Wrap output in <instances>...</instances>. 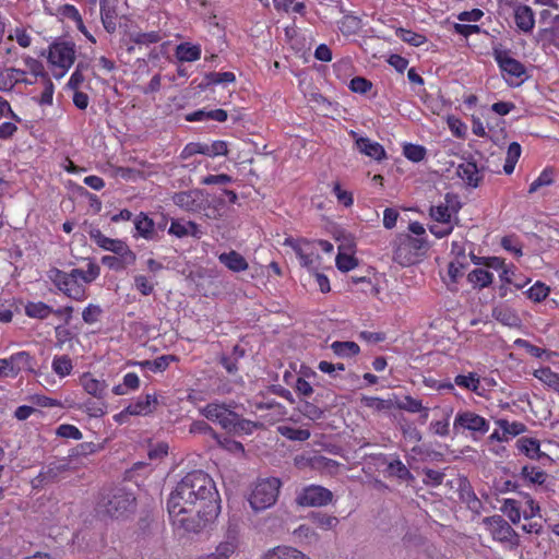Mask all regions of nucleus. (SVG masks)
<instances>
[{"mask_svg":"<svg viewBox=\"0 0 559 559\" xmlns=\"http://www.w3.org/2000/svg\"><path fill=\"white\" fill-rule=\"evenodd\" d=\"M356 146L360 153L372 157L377 160L385 158V151L383 146L378 142H372L368 138H359L356 140Z\"/></svg>","mask_w":559,"mask_h":559,"instance_id":"obj_23","label":"nucleus"},{"mask_svg":"<svg viewBox=\"0 0 559 559\" xmlns=\"http://www.w3.org/2000/svg\"><path fill=\"white\" fill-rule=\"evenodd\" d=\"M69 274L76 281L80 278L85 283H91L99 275V266L95 263H88L87 271L73 269Z\"/></svg>","mask_w":559,"mask_h":559,"instance_id":"obj_35","label":"nucleus"},{"mask_svg":"<svg viewBox=\"0 0 559 559\" xmlns=\"http://www.w3.org/2000/svg\"><path fill=\"white\" fill-rule=\"evenodd\" d=\"M84 408L90 416L102 417L106 413L107 404L103 400L97 402L87 400L84 403Z\"/></svg>","mask_w":559,"mask_h":559,"instance_id":"obj_53","label":"nucleus"},{"mask_svg":"<svg viewBox=\"0 0 559 559\" xmlns=\"http://www.w3.org/2000/svg\"><path fill=\"white\" fill-rule=\"evenodd\" d=\"M495 58L500 69L510 76L508 80L509 84L519 85L522 81V76L526 73L524 64L510 57L507 51L496 50Z\"/></svg>","mask_w":559,"mask_h":559,"instance_id":"obj_11","label":"nucleus"},{"mask_svg":"<svg viewBox=\"0 0 559 559\" xmlns=\"http://www.w3.org/2000/svg\"><path fill=\"white\" fill-rule=\"evenodd\" d=\"M176 357L173 355H164L160 357H157L154 360H144L140 362V365L143 368L150 369L151 371L157 372V371H164L171 360H175Z\"/></svg>","mask_w":559,"mask_h":559,"instance_id":"obj_36","label":"nucleus"},{"mask_svg":"<svg viewBox=\"0 0 559 559\" xmlns=\"http://www.w3.org/2000/svg\"><path fill=\"white\" fill-rule=\"evenodd\" d=\"M48 60L64 70L69 69L75 60L74 44L70 41L53 43L49 47Z\"/></svg>","mask_w":559,"mask_h":559,"instance_id":"obj_10","label":"nucleus"},{"mask_svg":"<svg viewBox=\"0 0 559 559\" xmlns=\"http://www.w3.org/2000/svg\"><path fill=\"white\" fill-rule=\"evenodd\" d=\"M309 519L321 530H333L338 524V519L323 512H311Z\"/></svg>","mask_w":559,"mask_h":559,"instance_id":"obj_29","label":"nucleus"},{"mask_svg":"<svg viewBox=\"0 0 559 559\" xmlns=\"http://www.w3.org/2000/svg\"><path fill=\"white\" fill-rule=\"evenodd\" d=\"M396 35L403 41L415 47H418L426 41V37L424 35L404 28H399L396 31Z\"/></svg>","mask_w":559,"mask_h":559,"instance_id":"obj_46","label":"nucleus"},{"mask_svg":"<svg viewBox=\"0 0 559 559\" xmlns=\"http://www.w3.org/2000/svg\"><path fill=\"white\" fill-rule=\"evenodd\" d=\"M460 497L462 501L467 506V508L474 513H480L483 509L481 501L477 498L475 492L471 489V487H463L460 491Z\"/></svg>","mask_w":559,"mask_h":559,"instance_id":"obj_30","label":"nucleus"},{"mask_svg":"<svg viewBox=\"0 0 559 559\" xmlns=\"http://www.w3.org/2000/svg\"><path fill=\"white\" fill-rule=\"evenodd\" d=\"M340 250H342V247H340ZM335 262L337 269L342 272H348L358 265V260L355 257L342 251L336 255Z\"/></svg>","mask_w":559,"mask_h":559,"instance_id":"obj_44","label":"nucleus"},{"mask_svg":"<svg viewBox=\"0 0 559 559\" xmlns=\"http://www.w3.org/2000/svg\"><path fill=\"white\" fill-rule=\"evenodd\" d=\"M176 57L183 62L199 60L201 57V48L200 46L190 45L189 43L180 44L176 48Z\"/></svg>","mask_w":559,"mask_h":559,"instance_id":"obj_25","label":"nucleus"},{"mask_svg":"<svg viewBox=\"0 0 559 559\" xmlns=\"http://www.w3.org/2000/svg\"><path fill=\"white\" fill-rule=\"evenodd\" d=\"M518 449L531 460H546L551 462L552 459L540 451L539 441L535 438L522 437L516 441Z\"/></svg>","mask_w":559,"mask_h":559,"instance_id":"obj_16","label":"nucleus"},{"mask_svg":"<svg viewBox=\"0 0 559 559\" xmlns=\"http://www.w3.org/2000/svg\"><path fill=\"white\" fill-rule=\"evenodd\" d=\"M393 260L402 266H409L419 261L428 250L425 237L400 234L395 239Z\"/></svg>","mask_w":559,"mask_h":559,"instance_id":"obj_3","label":"nucleus"},{"mask_svg":"<svg viewBox=\"0 0 559 559\" xmlns=\"http://www.w3.org/2000/svg\"><path fill=\"white\" fill-rule=\"evenodd\" d=\"M157 399L155 394H146L144 397H140L135 403L130 404L123 412L118 414L115 418L120 420L126 414L129 415H146L153 412Z\"/></svg>","mask_w":559,"mask_h":559,"instance_id":"obj_14","label":"nucleus"},{"mask_svg":"<svg viewBox=\"0 0 559 559\" xmlns=\"http://www.w3.org/2000/svg\"><path fill=\"white\" fill-rule=\"evenodd\" d=\"M131 40L138 45H150L158 43L162 36L158 32L134 33L130 35Z\"/></svg>","mask_w":559,"mask_h":559,"instance_id":"obj_47","label":"nucleus"},{"mask_svg":"<svg viewBox=\"0 0 559 559\" xmlns=\"http://www.w3.org/2000/svg\"><path fill=\"white\" fill-rule=\"evenodd\" d=\"M424 474H425L424 483L426 485H430L433 487L440 486L444 478V474L442 472L435 471L431 468H425Z\"/></svg>","mask_w":559,"mask_h":559,"instance_id":"obj_62","label":"nucleus"},{"mask_svg":"<svg viewBox=\"0 0 559 559\" xmlns=\"http://www.w3.org/2000/svg\"><path fill=\"white\" fill-rule=\"evenodd\" d=\"M175 205L189 213H202L209 206V193L203 189H191L173 194Z\"/></svg>","mask_w":559,"mask_h":559,"instance_id":"obj_6","label":"nucleus"},{"mask_svg":"<svg viewBox=\"0 0 559 559\" xmlns=\"http://www.w3.org/2000/svg\"><path fill=\"white\" fill-rule=\"evenodd\" d=\"M100 507L111 518H123L135 510V497L127 489L116 487L103 496Z\"/></svg>","mask_w":559,"mask_h":559,"instance_id":"obj_4","label":"nucleus"},{"mask_svg":"<svg viewBox=\"0 0 559 559\" xmlns=\"http://www.w3.org/2000/svg\"><path fill=\"white\" fill-rule=\"evenodd\" d=\"M484 523L488 525L493 539L508 543L511 547L519 546L520 539L518 533L501 515L486 518Z\"/></svg>","mask_w":559,"mask_h":559,"instance_id":"obj_8","label":"nucleus"},{"mask_svg":"<svg viewBox=\"0 0 559 559\" xmlns=\"http://www.w3.org/2000/svg\"><path fill=\"white\" fill-rule=\"evenodd\" d=\"M456 174L471 187L476 188L479 185V170L475 162L460 164L456 168Z\"/></svg>","mask_w":559,"mask_h":559,"instance_id":"obj_24","label":"nucleus"},{"mask_svg":"<svg viewBox=\"0 0 559 559\" xmlns=\"http://www.w3.org/2000/svg\"><path fill=\"white\" fill-rule=\"evenodd\" d=\"M403 153L407 159L418 163L425 158L426 148L421 145L408 143L404 145Z\"/></svg>","mask_w":559,"mask_h":559,"instance_id":"obj_45","label":"nucleus"},{"mask_svg":"<svg viewBox=\"0 0 559 559\" xmlns=\"http://www.w3.org/2000/svg\"><path fill=\"white\" fill-rule=\"evenodd\" d=\"M202 414L209 420L218 423L224 430L234 435H250L254 429L262 427L260 423L242 418L224 403H210L202 409Z\"/></svg>","mask_w":559,"mask_h":559,"instance_id":"obj_2","label":"nucleus"},{"mask_svg":"<svg viewBox=\"0 0 559 559\" xmlns=\"http://www.w3.org/2000/svg\"><path fill=\"white\" fill-rule=\"evenodd\" d=\"M455 200V197L451 194L445 195L447 204H440L437 206L430 207V216L436 222L441 223L443 225L451 224V211L456 213L460 209V203L456 201L455 204L453 201Z\"/></svg>","mask_w":559,"mask_h":559,"instance_id":"obj_13","label":"nucleus"},{"mask_svg":"<svg viewBox=\"0 0 559 559\" xmlns=\"http://www.w3.org/2000/svg\"><path fill=\"white\" fill-rule=\"evenodd\" d=\"M281 485L275 477L259 480L249 498L251 508L258 512L272 507L278 498Z\"/></svg>","mask_w":559,"mask_h":559,"instance_id":"obj_5","label":"nucleus"},{"mask_svg":"<svg viewBox=\"0 0 559 559\" xmlns=\"http://www.w3.org/2000/svg\"><path fill=\"white\" fill-rule=\"evenodd\" d=\"M261 396H262L261 401L255 400L254 403H253L255 409H258V411H263V409L273 411V413L275 415L274 420H278L281 417L286 415V409H285V407L282 404L277 403L274 400L265 399L264 394H261Z\"/></svg>","mask_w":559,"mask_h":559,"instance_id":"obj_28","label":"nucleus"},{"mask_svg":"<svg viewBox=\"0 0 559 559\" xmlns=\"http://www.w3.org/2000/svg\"><path fill=\"white\" fill-rule=\"evenodd\" d=\"M453 428L454 430L463 428L485 435L489 430V423L473 412H462L456 415Z\"/></svg>","mask_w":559,"mask_h":559,"instance_id":"obj_12","label":"nucleus"},{"mask_svg":"<svg viewBox=\"0 0 559 559\" xmlns=\"http://www.w3.org/2000/svg\"><path fill=\"white\" fill-rule=\"evenodd\" d=\"M225 203V200L224 199H217V200H210L209 199V206L205 207L203 212L204 216L210 218V219H217L218 217L222 216L221 212H219V206L223 205Z\"/></svg>","mask_w":559,"mask_h":559,"instance_id":"obj_61","label":"nucleus"},{"mask_svg":"<svg viewBox=\"0 0 559 559\" xmlns=\"http://www.w3.org/2000/svg\"><path fill=\"white\" fill-rule=\"evenodd\" d=\"M454 383L475 393H478V389L480 386L479 377L474 372H471L468 376H456L454 378Z\"/></svg>","mask_w":559,"mask_h":559,"instance_id":"obj_33","label":"nucleus"},{"mask_svg":"<svg viewBox=\"0 0 559 559\" xmlns=\"http://www.w3.org/2000/svg\"><path fill=\"white\" fill-rule=\"evenodd\" d=\"M107 250L114 252L116 255L120 258H123L122 262L124 263H135V253L129 248V246L124 241L120 239H114L112 243L108 247Z\"/></svg>","mask_w":559,"mask_h":559,"instance_id":"obj_26","label":"nucleus"},{"mask_svg":"<svg viewBox=\"0 0 559 559\" xmlns=\"http://www.w3.org/2000/svg\"><path fill=\"white\" fill-rule=\"evenodd\" d=\"M521 476L527 479L531 484L543 485L546 481L547 474L536 467L523 466Z\"/></svg>","mask_w":559,"mask_h":559,"instance_id":"obj_42","label":"nucleus"},{"mask_svg":"<svg viewBox=\"0 0 559 559\" xmlns=\"http://www.w3.org/2000/svg\"><path fill=\"white\" fill-rule=\"evenodd\" d=\"M516 26L524 33H530L535 25L534 12L528 5L519 4L514 10Z\"/></svg>","mask_w":559,"mask_h":559,"instance_id":"obj_19","label":"nucleus"},{"mask_svg":"<svg viewBox=\"0 0 559 559\" xmlns=\"http://www.w3.org/2000/svg\"><path fill=\"white\" fill-rule=\"evenodd\" d=\"M502 512L509 518L513 524H518L521 520L522 513L520 504L514 499H506L501 508Z\"/></svg>","mask_w":559,"mask_h":559,"instance_id":"obj_37","label":"nucleus"},{"mask_svg":"<svg viewBox=\"0 0 559 559\" xmlns=\"http://www.w3.org/2000/svg\"><path fill=\"white\" fill-rule=\"evenodd\" d=\"M497 425L499 428L504 431L506 436H508V439L510 437L519 436L526 431V426L519 421L509 423L507 419H499L497 420Z\"/></svg>","mask_w":559,"mask_h":559,"instance_id":"obj_38","label":"nucleus"},{"mask_svg":"<svg viewBox=\"0 0 559 559\" xmlns=\"http://www.w3.org/2000/svg\"><path fill=\"white\" fill-rule=\"evenodd\" d=\"M117 2L118 0H100V19L104 28L112 34L117 28Z\"/></svg>","mask_w":559,"mask_h":559,"instance_id":"obj_17","label":"nucleus"},{"mask_svg":"<svg viewBox=\"0 0 559 559\" xmlns=\"http://www.w3.org/2000/svg\"><path fill=\"white\" fill-rule=\"evenodd\" d=\"M333 353L340 357H353L359 354V345L352 341H335L331 344Z\"/></svg>","mask_w":559,"mask_h":559,"instance_id":"obj_27","label":"nucleus"},{"mask_svg":"<svg viewBox=\"0 0 559 559\" xmlns=\"http://www.w3.org/2000/svg\"><path fill=\"white\" fill-rule=\"evenodd\" d=\"M81 384L90 395H93L97 400H103L106 390L107 383L104 380H98L92 377L91 373H84L81 378Z\"/></svg>","mask_w":559,"mask_h":559,"instance_id":"obj_22","label":"nucleus"},{"mask_svg":"<svg viewBox=\"0 0 559 559\" xmlns=\"http://www.w3.org/2000/svg\"><path fill=\"white\" fill-rule=\"evenodd\" d=\"M69 286H66L63 288V294H66L68 297L74 299V300H83L85 299L86 295H85V289L82 285H80L78 283V281L72 277L70 274H69Z\"/></svg>","mask_w":559,"mask_h":559,"instance_id":"obj_40","label":"nucleus"},{"mask_svg":"<svg viewBox=\"0 0 559 559\" xmlns=\"http://www.w3.org/2000/svg\"><path fill=\"white\" fill-rule=\"evenodd\" d=\"M235 74L233 72H210L205 74V85L231 83L235 81Z\"/></svg>","mask_w":559,"mask_h":559,"instance_id":"obj_50","label":"nucleus"},{"mask_svg":"<svg viewBox=\"0 0 559 559\" xmlns=\"http://www.w3.org/2000/svg\"><path fill=\"white\" fill-rule=\"evenodd\" d=\"M134 225L141 236L147 239L152 237L154 223L147 215L141 213L135 218Z\"/></svg>","mask_w":559,"mask_h":559,"instance_id":"obj_39","label":"nucleus"},{"mask_svg":"<svg viewBox=\"0 0 559 559\" xmlns=\"http://www.w3.org/2000/svg\"><path fill=\"white\" fill-rule=\"evenodd\" d=\"M218 261L233 272L246 271L249 267L246 259L237 251L230 250L218 255Z\"/></svg>","mask_w":559,"mask_h":559,"instance_id":"obj_20","label":"nucleus"},{"mask_svg":"<svg viewBox=\"0 0 559 559\" xmlns=\"http://www.w3.org/2000/svg\"><path fill=\"white\" fill-rule=\"evenodd\" d=\"M362 403L365 406L373 408L378 412L384 411V409H390L393 407V403L391 400H382V399L373 397V396L364 397Z\"/></svg>","mask_w":559,"mask_h":559,"instance_id":"obj_54","label":"nucleus"},{"mask_svg":"<svg viewBox=\"0 0 559 559\" xmlns=\"http://www.w3.org/2000/svg\"><path fill=\"white\" fill-rule=\"evenodd\" d=\"M25 313L31 318L46 319L52 313V308L45 302H28L25 306Z\"/></svg>","mask_w":559,"mask_h":559,"instance_id":"obj_31","label":"nucleus"},{"mask_svg":"<svg viewBox=\"0 0 559 559\" xmlns=\"http://www.w3.org/2000/svg\"><path fill=\"white\" fill-rule=\"evenodd\" d=\"M5 359L10 376H16L21 370H33L32 357L27 352H19Z\"/></svg>","mask_w":559,"mask_h":559,"instance_id":"obj_21","label":"nucleus"},{"mask_svg":"<svg viewBox=\"0 0 559 559\" xmlns=\"http://www.w3.org/2000/svg\"><path fill=\"white\" fill-rule=\"evenodd\" d=\"M296 253L300 260L301 265L306 267H313L316 261L319 259V255L314 253L312 250L308 251L307 249H304L301 247L295 248Z\"/></svg>","mask_w":559,"mask_h":559,"instance_id":"obj_56","label":"nucleus"},{"mask_svg":"<svg viewBox=\"0 0 559 559\" xmlns=\"http://www.w3.org/2000/svg\"><path fill=\"white\" fill-rule=\"evenodd\" d=\"M219 502L213 479L202 471H193L171 491L167 508L175 524L197 533L217 518Z\"/></svg>","mask_w":559,"mask_h":559,"instance_id":"obj_1","label":"nucleus"},{"mask_svg":"<svg viewBox=\"0 0 559 559\" xmlns=\"http://www.w3.org/2000/svg\"><path fill=\"white\" fill-rule=\"evenodd\" d=\"M123 258H120L118 255H104L102 258V263L106 266H108L110 270L114 271H122L127 269L130 265H133L134 263H124L122 262Z\"/></svg>","mask_w":559,"mask_h":559,"instance_id":"obj_57","label":"nucleus"},{"mask_svg":"<svg viewBox=\"0 0 559 559\" xmlns=\"http://www.w3.org/2000/svg\"><path fill=\"white\" fill-rule=\"evenodd\" d=\"M73 455H69L68 457L50 463L46 469L41 471L32 479V487L34 489L43 488L44 486L56 481L62 473L75 469L76 466L73 465Z\"/></svg>","mask_w":559,"mask_h":559,"instance_id":"obj_7","label":"nucleus"},{"mask_svg":"<svg viewBox=\"0 0 559 559\" xmlns=\"http://www.w3.org/2000/svg\"><path fill=\"white\" fill-rule=\"evenodd\" d=\"M468 281L483 288L491 284L492 274L487 270L476 269L468 274Z\"/></svg>","mask_w":559,"mask_h":559,"instance_id":"obj_43","label":"nucleus"},{"mask_svg":"<svg viewBox=\"0 0 559 559\" xmlns=\"http://www.w3.org/2000/svg\"><path fill=\"white\" fill-rule=\"evenodd\" d=\"M24 74L25 72L23 70L15 68H9L4 70L0 69V91H11L20 82L33 84L32 81L17 76Z\"/></svg>","mask_w":559,"mask_h":559,"instance_id":"obj_18","label":"nucleus"},{"mask_svg":"<svg viewBox=\"0 0 559 559\" xmlns=\"http://www.w3.org/2000/svg\"><path fill=\"white\" fill-rule=\"evenodd\" d=\"M102 314V309L97 305H88L82 312L83 321L87 324L95 323L99 316Z\"/></svg>","mask_w":559,"mask_h":559,"instance_id":"obj_63","label":"nucleus"},{"mask_svg":"<svg viewBox=\"0 0 559 559\" xmlns=\"http://www.w3.org/2000/svg\"><path fill=\"white\" fill-rule=\"evenodd\" d=\"M57 436L74 440L82 439V432L75 426L68 424L60 425L57 428Z\"/></svg>","mask_w":559,"mask_h":559,"instance_id":"obj_60","label":"nucleus"},{"mask_svg":"<svg viewBox=\"0 0 559 559\" xmlns=\"http://www.w3.org/2000/svg\"><path fill=\"white\" fill-rule=\"evenodd\" d=\"M396 407L409 413H418L424 409L421 402L409 395L405 396L403 401L397 402Z\"/></svg>","mask_w":559,"mask_h":559,"instance_id":"obj_55","label":"nucleus"},{"mask_svg":"<svg viewBox=\"0 0 559 559\" xmlns=\"http://www.w3.org/2000/svg\"><path fill=\"white\" fill-rule=\"evenodd\" d=\"M51 367L59 377L69 376L73 369L72 360L67 355L56 356Z\"/></svg>","mask_w":559,"mask_h":559,"instance_id":"obj_34","label":"nucleus"},{"mask_svg":"<svg viewBox=\"0 0 559 559\" xmlns=\"http://www.w3.org/2000/svg\"><path fill=\"white\" fill-rule=\"evenodd\" d=\"M333 500V493L322 486L311 485L298 493L296 502L300 507L320 508L328 506Z\"/></svg>","mask_w":559,"mask_h":559,"instance_id":"obj_9","label":"nucleus"},{"mask_svg":"<svg viewBox=\"0 0 559 559\" xmlns=\"http://www.w3.org/2000/svg\"><path fill=\"white\" fill-rule=\"evenodd\" d=\"M260 559H311L301 550L286 545L275 546L267 549Z\"/></svg>","mask_w":559,"mask_h":559,"instance_id":"obj_15","label":"nucleus"},{"mask_svg":"<svg viewBox=\"0 0 559 559\" xmlns=\"http://www.w3.org/2000/svg\"><path fill=\"white\" fill-rule=\"evenodd\" d=\"M549 287L542 282L535 283L528 290L527 296L530 299L536 302H540L549 295Z\"/></svg>","mask_w":559,"mask_h":559,"instance_id":"obj_49","label":"nucleus"},{"mask_svg":"<svg viewBox=\"0 0 559 559\" xmlns=\"http://www.w3.org/2000/svg\"><path fill=\"white\" fill-rule=\"evenodd\" d=\"M134 285L143 296H148L154 292V284L144 275H136L134 277Z\"/></svg>","mask_w":559,"mask_h":559,"instance_id":"obj_64","label":"nucleus"},{"mask_svg":"<svg viewBox=\"0 0 559 559\" xmlns=\"http://www.w3.org/2000/svg\"><path fill=\"white\" fill-rule=\"evenodd\" d=\"M534 376L549 386L559 385L558 374L552 372L548 367L535 370Z\"/></svg>","mask_w":559,"mask_h":559,"instance_id":"obj_51","label":"nucleus"},{"mask_svg":"<svg viewBox=\"0 0 559 559\" xmlns=\"http://www.w3.org/2000/svg\"><path fill=\"white\" fill-rule=\"evenodd\" d=\"M493 316L498 321L509 326L516 325L519 321V318L507 309H496Z\"/></svg>","mask_w":559,"mask_h":559,"instance_id":"obj_58","label":"nucleus"},{"mask_svg":"<svg viewBox=\"0 0 559 559\" xmlns=\"http://www.w3.org/2000/svg\"><path fill=\"white\" fill-rule=\"evenodd\" d=\"M372 83L362 76H355L349 83V88L355 93L365 94L370 91Z\"/></svg>","mask_w":559,"mask_h":559,"instance_id":"obj_59","label":"nucleus"},{"mask_svg":"<svg viewBox=\"0 0 559 559\" xmlns=\"http://www.w3.org/2000/svg\"><path fill=\"white\" fill-rule=\"evenodd\" d=\"M298 411L311 420L320 419L323 416V411L321 408L307 401L300 402Z\"/></svg>","mask_w":559,"mask_h":559,"instance_id":"obj_48","label":"nucleus"},{"mask_svg":"<svg viewBox=\"0 0 559 559\" xmlns=\"http://www.w3.org/2000/svg\"><path fill=\"white\" fill-rule=\"evenodd\" d=\"M277 431L285 438L293 441H306L310 438L308 429L294 428L290 426H280Z\"/></svg>","mask_w":559,"mask_h":559,"instance_id":"obj_32","label":"nucleus"},{"mask_svg":"<svg viewBox=\"0 0 559 559\" xmlns=\"http://www.w3.org/2000/svg\"><path fill=\"white\" fill-rule=\"evenodd\" d=\"M554 182L552 178V170L549 168H546L536 180H534L528 189V193L536 192L539 188L549 186Z\"/></svg>","mask_w":559,"mask_h":559,"instance_id":"obj_52","label":"nucleus"},{"mask_svg":"<svg viewBox=\"0 0 559 559\" xmlns=\"http://www.w3.org/2000/svg\"><path fill=\"white\" fill-rule=\"evenodd\" d=\"M388 469L390 475L395 476L399 479L409 480L414 478L412 473L405 466V464L400 460H394L390 462L388 465Z\"/></svg>","mask_w":559,"mask_h":559,"instance_id":"obj_41","label":"nucleus"}]
</instances>
